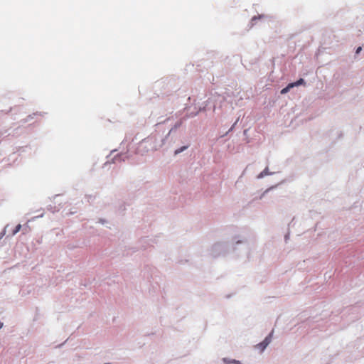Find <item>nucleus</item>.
Returning a JSON list of instances; mask_svg holds the SVG:
<instances>
[{
  "instance_id": "obj_1",
  "label": "nucleus",
  "mask_w": 364,
  "mask_h": 364,
  "mask_svg": "<svg viewBox=\"0 0 364 364\" xmlns=\"http://www.w3.org/2000/svg\"><path fill=\"white\" fill-rule=\"evenodd\" d=\"M270 341H271V335L266 337L265 339L262 343H260L259 344L257 345V347L259 348H260L261 350H263L270 343Z\"/></svg>"
},
{
  "instance_id": "obj_2",
  "label": "nucleus",
  "mask_w": 364,
  "mask_h": 364,
  "mask_svg": "<svg viewBox=\"0 0 364 364\" xmlns=\"http://www.w3.org/2000/svg\"><path fill=\"white\" fill-rule=\"evenodd\" d=\"M291 84L293 85V87H297L301 85H305V81L303 78H300L297 81H296L294 82H291Z\"/></svg>"
},
{
  "instance_id": "obj_3",
  "label": "nucleus",
  "mask_w": 364,
  "mask_h": 364,
  "mask_svg": "<svg viewBox=\"0 0 364 364\" xmlns=\"http://www.w3.org/2000/svg\"><path fill=\"white\" fill-rule=\"evenodd\" d=\"M291 88H293V85L291 83L288 84V85L286 87L283 88L281 90V94L284 95L287 93Z\"/></svg>"
},
{
  "instance_id": "obj_4",
  "label": "nucleus",
  "mask_w": 364,
  "mask_h": 364,
  "mask_svg": "<svg viewBox=\"0 0 364 364\" xmlns=\"http://www.w3.org/2000/svg\"><path fill=\"white\" fill-rule=\"evenodd\" d=\"M187 149V146H184L181 147V148H180V149H176V150L175 151V154H179V153L182 152L183 151H184V150H185V149Z\"/></svg>"
},
{
  "instance_id": "obj_5",
  "label": "nucleus",
  "mask_w": 364,
  "mask_h": 364,
  "mask_svg": "<svg viewBox=\"0 0 364 364\" xmlns=\"http://www.w3.org/2000/svg\"><path fill=\"white\" fill-rule=\"evenodd\" d=\"M21 228V225L20 224H18V225L16 226L14 232H13V235H16L18 232L20 231Z\"/></svg>"
},
{
  "instance_id": "obj_6",
  "label": "nucleus",
  "mask_w": 364,
  "mask_h": 364,
  "mask_svg": "<svg viewBox=\"0 0 364 364\" xmlns=\"http://www.w3.org/2000/svg\"><path fill=\"white\" fill-rule=\"evenodd\" d=\"M268 170L267 168H265L259 176V178L263 177L264 176L268 175Z\"/></svg>"
},
{
  "instance_id": "obj_7",
  "label": "nucleus",
  "mask_w": 364,
  "mask_h": 364,
  "mask_svg": "<svg viewBox=\"0 0 364 364\" xmlns=\"http://www.w3.org/2000/svg\"><path fill=\"white\" fill-rule=\"evenodd\" d=\"M272 188H269L267 189V190H266V191H264V192L261 195V196H260V198H260V199H262V198L264 197V196L265 195V193H267L270 189H272Z\"/></svg>"
},
{
  "instance_id": "obj_8",
  "label": "nucleus",
  "mask_w": 364,
  "mask_h": 364,
  "mask_svg": "<svg viewBox=\"0 0 364 364\" xmlns=\"http://www.w3.org/2000/svg\"><path fill=\"white\" fill-rule=\"evenodd\" d=\"M261 18V16H259V17H257V16H254V17H252V22H254L255 20H257V19H258V18Z\"/></svg>"
},
{
  "instance_id": "obj_9",
  "label": "nucleus",
  "mask_w": 364,
  "mask_h": 364,
  "mask_svg": "<svg viewBox=\"0 0 364 364\" xmlns=\"http://www.w3.org/2000/svg\"><path fill=\"white\" fill-rule=\"evenodd\" d=\"M362 50V48L361 47H358L357 49H356V54H358Z\"/></svg>"
},
{
  "instance_id": "obj_10",
  "label": "nucleus",
  "mask_w": 364,
  "mask_h": 364,
  "mask_svg": "<svg viewBox=\"0 0 364 364\" xmlns=\"http://www.w3.org/2000/svg\"><path fill=\"white\" fill-rule=\"evenodd\" d=\"M3 326V323L0 321V328H1Z\"/></svg>"
},
{
  "instance_id": "obj_11",
  "label": "nucleus",
  "mask_w": 364,
  "mask_h": 364,
  "mask_svg": "<svg viewBox=\"0 0 364 364\" xmlns=\"http://www.w3.org/2000/svg\"><path fill=\"white\" fill-rule=\"evenodd\" d=\"M234 363H235V364H240L239 361H236V360H234Z\"/></svg>"
}]
</instances>
